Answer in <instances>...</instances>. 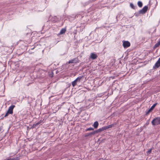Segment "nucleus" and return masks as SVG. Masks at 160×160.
<instances>
[{
	"mask_svg": "<svg viewBox=\"0 0 160 160\" xmlns=\"http://www.w3.org/2000/svg\"><path fill=\"white\" fill-rule=\"evenodd\" d=\"M114 124H112L109 125L108 126H105L106 130L107 129H108L109 128H111L112 127H113L114 126Z\"/></svg>",
	"mask_w": 160,
	"mask_h": 160,
	"instance_id": "obj_12",
	"label": "nucleus"
},
{
	"mask_svg": "<svg viewBox=\"0 0 160 160\" xmlns=\"http://www.w3.org/2000/svg\"><path fill=\"white\" fill-rule=\"evenodd\" d=\"M66 31V30L65 28H62L61 30L60 31L59 34H62L63 33H64Z\"/></svg>",
	"mask_w": 160,
	"mask_h": 160,
	"instance_id": "obj_11",
	"label": "nucleus"
},
{
	"mask_svg": "<svg viewBox=\"0 0 160 160\" xmlns=\"http://www.w3.org/2000/svg\"><path fill=\"white\" fill-rule=\"evenodd\" d=\"M130 6L132 8H134V5H133V4L132 3H131L130 4Z\"/></svg>",
	"mask_w": 160,
	"mask_h": 160,
	"instance_id": "obj_20",
	"label": "nucleus"
},
{
	"mask_svg": "<svg viewBox=\"0 0 160 160\" xmlns=\"http://www.w3.org/2000/svg\"><path fill=\"white\" fill-rule=\"evenodd\" d=\"M155 105L156 104H154L153 105H152L150 108V109L148 110V112H149L151 110H152L155 107Z\"/></svg>",
	"mask_w": 160,
	"mask_h": 160,
	"instance_id": "obj_16",
	"label": "nucleus"
},
{
	"mask_svg": "<svg viewBox=\"0 0 160 160\" xmlns=\"http://www.w3.org/2000/svg\"><path fill=\"white\" fill-rule=\"evenodd\" d=\"M90 58L93 59H94L97 58V55L94 53H91L90 55Z\"/></svg>",
	"mask_w": 160,
	"mask_h": 160,
	"instance_id": "obj_7",
	"label": "nucleus"
},
{
	"mask_svg": "<svg viewBox=\"0 0 160 160\" xmlns=\"http://www.w3.org/2000/svg\"><path fill=\"white\" fill-rule=\"evenodd\" d=\"M152 123L153 126L160 124V117H158L154 119L152 121Z\"/></svg>",
	"mask_w": 160,
	"mask_h": 160,
	"instance_id": "obj_1",
	"label": "nucleus"
},
{
	"mask_svg": "<svg viewBox=\"0 0 160 160\" xmlns=\"http://www.w3.org/2000/svg\"><path fill=\"white\" fill-rule=\"evenodd\" d=\"M77 82L75 80L72 82V84L73 87H74L76 85Z\"/></svg>",
	"mask_w": 160,
	"mask_h": 160,
	"instance_id": "obj_13",
	"label": "nucleus"
},
{
	"mask_svg": "<svg viewBox=\"0 0 160 160\" xmlns=\"http://www.w3.org/2000/svg\"><path fill=\"white\" fill-rule=\"evenodd\" d=\"M53 75V74L52 73L50 75V76H51V77H52Z\"/></svg>",
	"mask_w": 160,
	"mask_h": 160,
	"instance_id": "obj_22",
	"label": "nucleus"
},
{
	"mask_svg": "<svg viewBox=\"0 0 160 160\" xmlns=\"http://www.w3.org/2000/svg\"><path fill=\"white\" fill-rule=\"evenodd\" d=\"M159 45H160V40L155 44L154 47L155 48H157L158 47Z\"/></svg>",
	"mask_w": 160,
	"mask_h": 160,
	"instance_id": "obj_14",
	"label": "nucleus"
},
{
	"mask_svg": "<svg viewBox=\"0 0 160 160\" xmlns=\"http://www.w3.org/2000/svg\"><path fill=\"white\" fill-rule=\"evenodd\" d=\"M106 130L105 126L104 127H102L101 128H100L97 130L95 131L96 134L97 133H98L99 132H101L104 130Z\"/></svg>",
	"mask_w": 160,
	"mask_h": 160,
	"instance_id": "obj_6",
	"label": "nucleus"
},
{
	"mask_svg": "<svg viewBox=\"0 0 160 160\" xmlns=\"http://www.w3.org/2000/svg\"><path fill=\"white\" fill-rule=\"evenodd\" d=\"M138 5L140 7H141L142 6V3L140 2L139 1L138 3Z\"/></svg>",
	"mask_w": 160,
	"mask_h": 160,
	"instance_id": "obj_15",
	"label": "nucleus"
},
{
	"mask_svg": "<svg viewBox=\"0 0 160 160\" xmlns=\"http://www.w3.org/2000/svg\"><path fill=\"white\" fill-rule=\"evenodd\" d=\"M9 114V113H8V112H7L6 113V114H5L4 117H6L8 116Z\"/></svg>",
	"mask_w": 160,
	"mask_h": 160,
	"instance_id": "obj_21",
	"label": "nucleus"
},
{
	"mask_svg": "<svg viewBox=\"0 0 160 160\" xmlns=\"http://www.w3.org/2000/svg\"><path fill=\"white\" fill-rule=\"evenodd\" d=\"M93 130V129L92 128H87L86 129V131H87Z\"/></svg>",
	"mask_w": 160,
	"mask_h": 160,
	"instance_id": "obj_17",
	"label": "nucleus"
},
{
	"mask_svg": "<svg viewBox=\"0 0 160 160\" xmlns=\"http://www.w3.org/2000/svg\"><path fill=\"white\" fill-rule=\"evenodd\" d=\"M152 152V149H151L149 150L148 151L147 153L148 154H150L151 152Z\"/></svg>",
	"mask_w": 160,
	"mask_h": 160,
	"instance_id": "obj_19",
	"label": "nucleus"
},
{
	"mask_svg": "<svg viewBox=\"0 0 160 160\" xmlns=\"http://www.w3.org/2000/svg\"><path fill=\"white\" fill-rule=\"evenodd\" d=\"M83 78V76H80L78 77L75 80L77 81V82H80L81 79Z\"/></svg>",
	"mask_w": 160,
	"mask_h": 160,
	"instance_id": "obj_10",
	"label": "nucleus"
},
{
	"mask_svg": "<svg viewBox=\"0 0 160 160\" xmlns=\"http://www.w3.org/2000/svg\"><path fill=\"white\" fill-rule=\"evenodd\" d=\"M148 7L147 6H145L143 8L139 11V12L140 13L144 14L147 11Z\"/></svg>",
	"mask_w": 160,
	"mask_h": 160,
	"instance_id": "obj_5",
	"label": "nucleus"
},
{
	"mask_svg": "<svg viewBox=\"0 0 160 160\" xmlns=\"http://www.w3.org/2000/svg\"><path fill=\"white\" fill-rule=\"evenodd\" d=\"M98 123L97 121H96L94 122L93 124V126L95 128H97L98 127Z\"/></svg>",
	"mask_w": 160,
	"mask_h": 160,
	"instance_id": "obj_8",
	"label": "nucleus"
},
{
	"mask_svg": "<svg viewBox=\"0 0 160 160\" xmlns=\"http://www.w3.org/2000/svg\"><path fill=\"white\" fill-rule=\"evenodd\" d=\"M96 134V133L95 132V131H94L93 132H91L90 133H88L86 135H85V137H88V136H90V135H94V134Z\"/></svg>",
	"mask_w": 160,
	"mask_h": 160,
	"instance_id": "obj_9",
	"label": "nucleus"
},
{
	"mask_svg": "<svg viewBox=\"0 0 160 160\" xmlns=\"http://www.w3.org/2000/svg\"><path fill=\"white\" fill-rule=\"evenodd\" d=\"M130 45V43L128 41H123V46L124 48H126L129 47Z\"/></svg>",
	"mask_w": 160,
	"mask_h": 160,
	"instance_id": "obj_2",
	"label": "nucleus"
},
{
	"mask_svg": "<svg viewBox=\"0 0 160 160\" xmlns=\"http://www.w3.org/2000/svg\"><path fill=\"white\" fill-rule=\"evenodd\" d=\"M75 59H73L70 60L68 62V63H74V61Z\"/></svg>",
	"mask_w": 160,
	"mask_h": 160,
	"instance_id": "obj_18",
	"label": "nucleus"
},
{
	"mask_svg": "<svg viewBox=\"0 0 160 160\" xmlns=\"http://www.w3.org/2000/svg\"><path fill=\"white\" fill-rule=\"evenodd\" d=\"M160 66V58L156 62L154 65L153 66V68H158Z\"/></svg>",
	"mask_w": 160,
	"mask_h": 160,
	"instance_id": "obj_4",
	"label": "nucleus"
},
{
	"mask_svg": "<svg viewBox=\"0 0 160 160\" xmlns=\"http://www.w3.org/2000/svg\"><path fill=\"white\" fill-rule=\"evenodd\" d=\"M15 107V105H11L9 107L7 112L8 113H9V114H12L13 113V110L14 108Z\"/></svg>",
	"mask_w": 160,
	"mask_h": 160,
	"instance_id": "obj_3",
	"label": "nucleus"
}]
</instances>
